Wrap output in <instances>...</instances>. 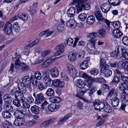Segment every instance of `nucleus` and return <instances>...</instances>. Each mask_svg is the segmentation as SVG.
Returning a JSON list of instances; mask_svg holds the SVG:
<instances>
[{"label":"nucleus","instance_id":"obj_55","mask_svg":"<svg viewBox=\"0 0 128 128\" xmlns=\"http://www.w3.org/2000/svg\"><path fill=\"white\" fill-rule=\"evenodd\" d=\"M21 68L22 71L23 72H26L28 70L29 67L28 65H24Z\"/></svg>","mask_w":128,"mask_h":128},{"label":"nucleus","instance_id":"obj_37","mask_svg":"<svg viewBox=\"0 0 128 128\" xmlns=\"http://www.w3.org/2000/svg\"><path fill=\"white\" fill-rule=\"evenodd\" d=\"M9 111L5 110L2 113V115L3 117L6 119H8L10 118L12 116V114Z\"/></svg>","mask_w":128,"mask_h":128},{"label":"nucleus","instance_id":"obj_1","mask_svg":"<svg viewBox=\"0 0 128 128\" xmlns=\"http://www.w3.org/2000/svg\"><path fill=\"white\" fill-rule=\"evenodd\" d=\"M87 0H73L71 4L75 5L76 7L78 12L82 10V8L86 10L90 8V4L88 3H86Z\"/></svg>","mask_w":128,"mask_h":128},{"label":"nucleus","instance_id":"obj_33","mask_svg":"<svg viewBox=\"0 0 128 128\" xmlns=\"http://www.w3.org/2000/svg\"><path fill=\"white\" fill-rule=\"evenodd\" d=\"M88 66V62L87 60H83L80 64V67L82 70L86 69Z\"/></svg>","mask_w":128,"mask_h":128},{"label":"nucleus","instance_id":"obj_9","mask_svg":"<svg viewBox=\"0 0 128 128\" xmlns=\"http://www.w3.org/2000/svg\"><path fill=\"white\" fill-rule=\"evenodd\" d=\"M106 102L100 101L98 100H96L94 102V107L98 110L103 109Z\"/></svg>","mask_w":128,"mask_h":128},{"label":"nucleus","instance_id":"obj_32","mask_svg":"<svg viewBox=\"0 0 128 128\" xmlns=\"http://www.w3.org/2000/svg\"><path fill=\"white\" fill-rule=\"evenodd\" d=\"M18 18L23 21H26L28 19V16L24 13L20 12L18 14Z\"/></svg>","mask_w":128,"mask_h":128},{"label":"nucleus","instance_id":"obj_39","mask_svg":"<svg viewBox=\"0 0 128 128\" xmlns=\"http://www.w3.org/2000/svg\"><path fill=\"white\" fill-rule=\"evenodd\" d=\"M10 103H6L4 104V108L6 110V111L12 112L13 110V108L12 106L10 104Z\"/></svg>","mask_w":128,"mask_h":128},{"label":"nucleus","instance_id":"obj_46","mask_svg":"<svg viewBox=\"0 0 128 128\" xmlns=\"http://www.w3.org/2000/svg\"><path fill=\"white\" fill-rule=\"evenodd\" d=\"M66 45V44L65 43H63L57 46L56 48L57 49L60 50H64L63 49L65 48Z\"/></svg>","mask_w":128,"mask_h":128},{"label":"nucleus","instance_id":"obj_17","mask_svg":"<svg viewBox=\"0 0 128 128\" xmlns=\"http://www.w3.org/2000/svg\"><path fill=\"white\" fill-rule=\"evenodd\" d=\"M55 120V119L54 118H52L47 120L43 122L40 125V126L41 127H47L52 123Z\"/></svg>","mask_w":128,"mask_h":128},{"label":"nucleus","instance_id":"obj_25","mask_svg":"<svg viewBox=\"0 0 128 128\" xmlns=\"http://www.w3.org/2000/svg\"><path fill=\"white\" fill-rule=\"evenodd\" d=\"M50 71L51 75L52 77H56L59 75L58 69L56 68H51Z\"/></svg>","mask_w":128,"mask_h":128},{"label":"nucleus","instance_id":"obj_62","mask_svg":"<svg viewBox=\"0 0 128 128\" xmlns=\"http://www.w3.org/2000/svg\"><path fill=\"white\" fill-rule=\"evenodd\" d=\"M20 102H22V106L25 108H28L30 107V104H28L26 102L24 101V100L20 101Z\"/></svg>","mask_w":128,"mask_h":128},{"label":"nucleus","instance_id":"obj_18","mask_svg":"<svg viewBox=\"0 0 128 128\" xmlns=\"http://www.w3.org/2000/svg\"><path fill=\"white\" fill-rule=\"evenodd\" d=\"M121 98L124 102H128V90H126L122 92Z\"/></svg>","mask_w":128,"mask_h":128},{"label":"nucleus","instance_id":"obj_49","mask_svg":"<svg viewBox=\"0 0 128 128\" xmlns=\"http://www.w3.org/2000/svg\"><path fill=\"white\" fill-rule=\"evenodd\" d=\"M48 104V103L47 102L46 100H45L44 102L41 105V110H42L47 108L48 106H49Z\"/></svg>","mask_w":128,"mask_h":128},{"label":"nucleus","instance_id":"obj_29","mask_svg":"<svg viewBox=\"0 0 128 128\" xmlns=\"http://www.w3.org/2000/svg\"><path fill=\"white\" fill-rule=\"evenodd\" d=\"M115 50L118 54L119 56H121V55L124 52V50L125 51V50L122 48L121 46L119 45L117 46L116 47Z\"/></svg>","mask_w":128,"mask_h":128},{"label":"nucleus","instance_id":"obj_54","mask_svg":"<svg viewBox=\"0 0 128 128\" xmlns=\"http://www.w3.org/2000/svg\"><path fill=\"white\" fill-rule=\"evenodd\" d=\"M102 87L101 88V89L102 90L106 92H108L109 90V87L107 84H102Z\"/></svg>","mask_w":128,"mask_h":128},{"label":"nucleus","instance_id":"obj_4","mask_svg":"<svg viewBox=\"0 0 128 128\" xmlns=\"http://www.w3.org/2000/svg\"><path fill=\"white\" fill-rule=\"evenodd\" d=\"M42 77L43 78V81L46 85L49 86H51L52 80L50 79L48 72L46 70L42 72Z\"/></svg>","mask_w":128,"mask_h":128},{"label":"nucleus","instance_id":"obj_60","mask_svg":"<svg viewBox=\"0 0 128 128\" xmlns=\"http://www.w3.org/2000/svg\"><path fill=\"white\" fill-rule=\"evenodd\" d=\"M122 41L124 45L126 46L128 45V37H124L122 38Z\"/></svg>","mask_w":128,"mask_h":128},{"label":"nucleus","instance_id":"obj_44","mask_svg":"<svg viewBox=\"0 0 128 128\" xmlns=\"http://www.w3.org/2000/svg\"><path fill=\"white\" fill-rule=\"evenodd\" d=\"M96 17L98 20H101L103 18L102 15L101 14L100 11L96 10L95 13Z\"/></svg>","mask_w":128,"mask_h":128},{"label":"nucleus","instance_id":"obj_16","mask_svg":"<svg viewBox=\"0 0 128 128\" xmlns=\"http://www.w3.org/2000/svg\"><path fill=\"white\" fill-rule=\"evenodd\" d=\"M66 26L68 27L75 28L77 26V22L73 19H71L67 21L66 23Z\"/></svg>","mask_w":128,"mask_h":128},{"label":"nucleus","instance_id":"obj_26","mask_svg":"<svg viewBox=\"0 0 128 128\" xmlns=\"http://www.w3.org/2000/svg\"><path fill=\"white\" fill-rule=\"evenodd\" d=\"M64 22L63 20H61V22H56V23L55 24V26L57 27V29L59 32H61L64 29V27L61 24V23H62L63 24H64Z\"/></svg>","mask_w":128,"mask_h":128},{"label":"nucleus","instance_id":"obj_3","mask_svg":"<svg viewBox=\"0 0 128 128\" xmlns=\"http://www.w3.org/2000/svg\"><path fill=\"white\" fill-rule=\"evenodd\" d=\"M28 112L26 109L23 107H20L14 112L13 115L16 118L24 117L25 115L27 114Z\"/></svg>","mask_w":128,"mask_h":128},{"label":"nucleus","instance_id":"obj_6","mask_svg":"<svg viewBox=\"0 0 128 128\" xmlns=\"http://www.w3.org/2000/svg\"><path fill=\"white\" fill-rule=\"evenodd\" d=\"M88 41L89 42L87 45L88 48H86V49L88 50V52H90V50H96V49L95 47L96 39H90Z\"/></svg>","mask_w":128,"mask_h":128},{"label":"nucleus","instance_id":"obj_34","mask_svg":"<svg viewBox=\"0 0 128 128\" xmlns=\"http://www.w3.org/2000/svg\"><path fill=\"white\" fill-rule=\"evenodd\" d=\"M75 82L76 85L78 87L82 88L84 87V82L80 79L76 80Z\"/></svg>","mask_w":128,"mask_h":128},{"label":"nucleus","instance_id":"obj_61","mask_svg":"<svg viewBox=\"0 0 128 128\" xmlns=\"http://www.w3.org/2000/svg\"><path fill=\"white\" fill-rule=\"evenodd\" d=\"M82 76L84 78H86L87 80L89 79L90 80H93V78L90 76H88L85 73H83L82 75Z\"/></svg>","mask_w":128,"mask_h":128},{"label":"nucleus","instance_id":"obj_63","mask_svg":"<svg viewBox=\"0 0 128 128\" xmlns=\"http://www.w3.org/2000/svg\"><path fill=\"white\" fill-rule=\"evenodd\" d=\"M13 27L14 30L16 32H17L19 30V27L17 22L14 23L13 25Z\"/></svg>","mask_w":128,"mask_h":128},{"label":"nucleus","instance_id":"obj_36","mask_svg":"<svg viewBox=\"0 0 128 128\" xmlns=\"http://www.w3.org/2000/svg\"><path fill=\"white\" fill-rule=\"evenodd\" d=\"M128 85L126 83H123L120 84L118 86V89L120 90H122L123 92L126 90H128Z\"/></svg>","mask_w":128,"mask_h":128},{"label":"nucleus","instance_id":"obj_48","mask_svg":"<svg viewBox=\"0 0 128 128\" xmlns=\"http://www.w3.org/2000/svg\"><path fill=\"white\" fill-rule=\"evenodd\" d=\"M112 25L116 29H118L120 26V22L118 21L114 22H112Z\"/></svg>","mask_w":128,"mask_h":128},{"label":"nucleus","instance_id":"obj_24","mask_svg":"<svg viewBox=\"0 0 128 128\" xmlns=\"http://www.w3.org/2000/svg\"><path fill=\"white\" fill-rule=\"evenodd\" d=\"M22 83L26 85L31 84V78L28 76H25L22 78Z\"/></svg>","mask_w":128,"mask_h":128},{"label":"nucleus","instance_id":"obj_31","mask_svg":"<svg viewBox=\"0 0 128 128\" xmlns=\"http://www.w3.org/2000/svg\"><path fill=\"white\" fill-rule=\"evenodd\" d=\"M119 102V99L117 97H115L112 99L111 104L113 106L116 107L118 106Z\"/></svg>","mask_w":128,"mask_h":128},{"label":"nucleus","instance_id":"obj_57","mask_svg":"<svg viewBox=\"0 0 128 128\" xmlns=\"http://www.w3.org/2000/svg\"><path fill=\"white\" fill-rule=\"evenodd\" d=\"M25 98H26L27 101L30 103H32L34 102V98L31 96L27 97L26 95V96H25Z\"/></svg>","mask_w":128,"mask_h":128},{"label":"nucleus","instance_id":"obj_53","mask_svg":"<svg viewBox=\"0 0 128 128\" xmlns=\"http://www.w3.org/2000/svg\"><path fill=\"white\" fill-rule=\"evenodd\" d=\"M35 78L38 80H40L41 79L42 76L41 74L38 71L34 73Z\"/></svg>","mask_w":128,"mask_h":128},{"label":"nucleus","instance_id":"obj_7","mask_svg":"<svg viewBox=\"0 0 128 128\" xmlns=\"http://www.w3.org/2000/svg\"><path fill=\"white\" fill-rule=\"evenodd\" d=\"M4 30L5 34L8 35H10L12 34V26L10 22H6L4 26Z\"/></svg>","mask_w":128,"mask_h":128},{"label":"nucleus","instance_id":"obj_47","mask_svg":"<svg viewBox=\"0 0 128 128\" xmlns=\"http://www.w3.org/2000/svg\"><path fill=\"white\" fill-rule=\"evenodd\" d=\"M98 35V33L92 32L88 34V36L91 39H94L97 37Z\"/></svg>","mask_w":128,"mask_h":128},{"label":"nucleus","instance_id":"obj_64","mask_svg":"<svg viewBox=\"0 0 128 128\" xmlns=\"http://www.w3.org/2000/svg\"><path fill=\"white\" fill-rule=\"evenodd\" d=\"M77 108L80 110H82L83 108V103L80 101L78 102L76 104Z\"/></svg>","mask_w":128,"mask_h":128},{"label":"nucleus","instance_id":"obj_52","mask_svg":"<svg viewBox=\"0 0 128 128\" xmlns=\"http://www.w3.org/2000/svg\"><path fill=\"white\" fill-rule=\"evenodd\" d=\"M98 70L96 68H93L90 71V73L92 75H96L98 73Z\"/></svg>","mask_w":128,"mask_h":128},{"label":"nucleus","instance_id":"obj_38","mask_svg":"<svg viewBox=\"0 0 128 128\" xmlns=\"http://www.w3.org/2000/svg\"><path fill=\"white\" fill-rule=\"evenodd\" d=\"M95 19L94 16L92 15L90 16L87 18L86 22L87 23L89 24H92L95 21Z\"/></svg>","mask_w":128,"mask_h":128},{"label":"nucleus","instance_id":"obj_12","mask_svg":"<svg viewBox=\"0 0 128 128\" xmlns=\"http://www.w3.org/2000/svg\"><path fill=\"white\" fill-rule=\"evenodd\" d=\"M26 93L24 94L22 92L19 91H17L15 92L14 93L15 96L16 98L18 99L20 101L24 100L25 96L26 95Z\"/></svg>","mask_w":128,"mask_h":128},{"label":"nucleus","instance_id":"obj_20","mask_svg":"<svg viewBox=\"0 0 128 128\" xmlns=\"http://www.w3.org/2000/svg\"><path fill=\"white\" fill-rule=\"evenodd\" d=\"M94 81V79L93 78V80H91L90 79L86 80L84 84V88L86 89V90H89L92 86V82Z\"/></svg>","mask_w":128,"mask_h":128},{"label":"nucleus","instance_id":"obj_35","mask_svg":"<svg viewBox=\"0 0 128 128\" xmlns=\"http://www.w3.org/2000/svg\"><path fill=\"white\" fill-rule=\"evenodd\" d=\"M4 99L6 103H10L12 101L11 96L8 94L4 95Z\"/></svg>","mask_w":128,"mask_h":128},{"label":"nucleus","instance_id":"obj_42","mask_svg":"<svg viewBox=\"0 0 128 128\" xmlns=\"http://www.w3.org/2000/svg\"><path fill=\"white\" fill-rule=\"evenodd\" d=\"M117 92L116 90L114 89H112L108 93L109 96H112L114 95L115 97L117 96Z\"/></svg>","mask_w":128,"mask_h":128},{"label":"nucleus","instance_id":"obj_56","mask_svg":"<svg viewBox=\"0 0 128 128\" xmlns=\"http://www.w3.org/2000/svg\"><path fill=\"white\" fill-rule=\"evenodd\" d=\"M20 101V100L16 99L13 101V103L16 106L19 107L21 106Z\"/></svg>","mask_w":128,"mask_h":128},{"label":"nucleus","instance_id":"obj_51","mask_svg":"<svg viewBox=\"0 0 128 128\" xmlns=\"http://www.w3.org/2000/svg\"><path fill=\"white\" fill-rule=\"evenodd\" d=\"M78 17L79 18L82 20L84 21L86 18V14L82 13L80 14L78 16Z\"/></svg>","mask_w":128,"mask_h":128},{"label":"nucleus","instance_id":"obj_41","mask_svg":"<svg viewBox=\"0 0 128 128\" xmlns=\"http://www.w3.org/2000/svg\"><path fill=\"white\" fill-rule=\"evenodd\" d=\"M103 109L105 112L108 113L112 111L111 108L107 102L106 104Z\"/></svg>","mask_w":128,"mask_h":128},{"label":"nucleus","instance_id":"obj_11","mask_svg":"<svg viewBox=\"0 0 128 128\" xmlns=\"http://www.w3.org/2000/svg\"><path fill=\"white\" fill-rule=\"evenodd\" d=\"M44 100V98L43 94L40 93L36 94L35 103L36 104H41Z\"/></svg>","mask_w":128,"mask_h":128},{"label":"nucleus","instance_id":"obj_5","mask_svg":"<svg viewBox=\"0 0 128 128\" xmlns=\"http://www.w3.org/2000/svg\"><path fill=\"white\" fill-rule=\"evenodd\" d=\"M104 21L106 24V25L103 26V29H100L97 32L98 34L102 37L104 36L106 31L107 32L111 28L110 26V22L107 20H105Z\"/></svg>","mask_w":128,"mask_h":128},{"label":"nucleus","instance_id":"obj_30","mask_svg":"<svg viewBox=\"0 0 128 128\" xmlns=\"http://www.w3.org/2000/svg\"><path fill=\"white\" fill-rule=\"evenodd\" d=\"M40 39L39 38L38 40H35L34 41L30 44L26 45L24 47V48L25 49H29L34 46L36 45L38 42L39 41H40Z\"/></svg>","mask_w":128,"mask_h":128},{"label":"nucleus","instance_id":"obj_43","mask_svg":"<svg viewBox=\"0 0 128 128\" xmlns=\"http://www.w3.org/2000/svg\"><path fill=\"white\" fill-rule=\"evenodd\" d=\"M47 86H44L43 83L41 82H38V88L40 90H42L46 88Z\"/></svg>","mask_w":128,"mask_h":128},{"label":"nucleus","instance_id":"obj_59","mask_svg":"<svg viewBox=\"0 0 128 128\" xmlns=\"http://www.w3.org/2000/svg\"><path fill=\"white\" fill-rule=\"evenodd\" d=\"M120 62H122L121 61H119L118 62H115L113 63H110V66L111 67H118L119 66V63L120 64Z\"/></svg>","mask_w":128,"mask_h":128},{"label":"nucleus","instance_id":"obj_50","mask_svg":"<svg viewBox=\"0 0 128 128\" xmlns=\"http://www.w3.org/2000/svg\"><path fill=\"white\" fill-rule=\"evenodd\" d=\"M73 40L72 38H67L65 41V43L68 45H70L73 43Z\"/></svg>","mask_w":128,"mask_h":128},{"label":"nucleus","instance_id":"obj_28","mask_svg":"<svg viewBox=\"0 0 128 128\" xmlns=\"http://www.w3.org/2000/svg\"><path fill=\"white\" fill-rule=\"evenodd\" d=\"M112 33L115 37L119 38L122 35V33L118 29H114L112 31Z\"/></svg>","mask_w":128,"mask_h":128},{"label":"nucleus","instance_id":"obj_15","mask_svg":"<svg viewBox=\"0 0 128 128\" xmlns=\"http://www.w3.org/2000/svg\"><path fill=\"white\" fill-rule=\"evenodd\" d=\"M67 70H68V74L70 76L72 77L76 76L77 71L74 69V67L71 65L68 68Z\"/></svg>","mask_w":128,"mask_h":128},{"label":"nucleus","instance_id":"obj_27","mask_svg":"<svg viewBox=\"0 0 128 128\" xmlns=\"http://www.w3.org/2000/svg\"><path fill=\"white\" fill-rule=\"evenodd\" d=\"M30 110L32 113L34 114H38L39 113V107L36 105L31 107Z\"/></svg>","mask_w":128,"mask_h":128},{"label":"nucleus","instance_id":"obj_45","mask_svg":"<svg viewBox=\"0 0 128 128\" xmlns=\"http://www.w3.org/2000/svg\"><path fill=\"white\" fill-rule=\"evenodd\" d=\"M30 78L32 84L34 86L37 84L38 83V79L35 78L34 75H32L31 76Z\"/></svg>","mask_w":128,"mask_h":128},{"label":"nucleus","instance_id":"obj_13","mask_svg":"<svg viewBox=\"0 0 128 128\" xmlns=\"http://www.w3.org/2000/svg\"><path fill=\"white\" fill-rule=\"evenodd\" d=\"M53 86L55 87L63 88L64 86V83L63 81L60 79H56L52 81Z\"/></svg>","mask_w":128,"mask_h":128},{"label":"nucleus","instance_id":"obj_14","mask_svg":"<svg viewBox=\"0 0 128 128\" xmlns=\"http://www.w3.org/2000/svg\"><path fill=\"white\" fill-rule=\"evenodd\" d=\"M24 117L16 118L14 122V124L16 126H21L25 122V120L23 118Z\"/></svg>","mask_w":128,"mask_h":128},{"label":"nucleus","instance_id":"obj_23","mask_svg":"<svg viewBox=\"0 0 128 128\" xmlns=\"http://www.w3.org/2000/svg\"><path fill=\"white\" fill-rule=\"evenodd\" d=\"M76 8L74 7L70 8L67 12V14L68 16L70 17H73L75 14Z\"/></svg>","mask_w":128,"mask_h":128},{"label":"nucleus","instance_id":"obj_21","mask_svg":"<svg viewBox=\"0 0 128 128\" xmlns=\"http://www.w3.org/2000/svg\"><path fill=\"white\" fill-rule=\"evenodd\" d=\"M86 91V89L82 88V89L80 90L79 92L77 94L76 96H78L80 98H82L84 101H85L86 100L84 99L82 97Z\"/></svg>","mask_w":128,"mask_h":128},{"label":"nucleus","instance_id":"obj_22","mask_svg":"<svg viewBox=\"0 0 128 128\" xmlns=\"http://www.w3.org/2000/svg\"><path fill=\"white\" fill-rule=\"evenodd\" d=\"M26 84L22 82L19 83L18 85V91L24 93V94L25 93L26 90Z\"/></svg>","mask_w":128,"mask_h":128},{"label":"nucleus","instance_id":"obj_58","mask_svg":"<svg viewBox=\"0 0 128 128\" xmlns=\"http://www.w3.org/2000/svg\"><path fill=\"white\" fill-rule=\"evenodd\" d=\"M4 128H12V126L9 122L6 121L4 122Z\"/></svg>","mask_w":128,"mask_h":128},{"label":"nucleus","instance_id":"obj_40","mask_svg":"<svg viewBox=\"0 0 128 128\" xmlns=\"http://www.w3.org/2000/svg\"><path fill=\"white\" fill-rule=\"evenodd\" d=\"M54 90L52 88H49L46 90V94L47 96H51L54 95Z\"/></svg>","mask_w":128,"mask_h":128},{"label":"nucleus","instance_id":"obj_10","mask_svg":"<svg viewBox=\"0 0 128 128\" xmlns=\"http://www.w3.org/2000/svg\"><path fill=\"white\" fill-rule=\"evenodd\" d=\"M54 56H52L48 58L42 64V66L43 68H46L48 66L53 62L57 58H53Z\"/></svg>","mask_w":128,"mask_h":128},{"label":"nucleus","instance_id":"obj_2","mask_svg":"<svg viewBox=\"0 0 128 128\" xmlns=\"http://www.w3.org/2000/svg\"><path fill=\"white\" fill-rule=\"evenodd\" d=\"M50 100L53 103L48 106L49 110L52 112L56 111L59 107V104L58 103L61 101L60 98L58 97L54 96L50 97Z\"/></svg>","mask_w":128,"mask_h":128},{"label":"nucleus","instance_id":"obj_8","mask_svg":"<svg viewBox=\"0 0 128 128\" xmlns=\"http://www.w3.org/2000/svg\"><path fill=\"white\" fill-rule=\"evenodd\" d=\"M108 66L106 65L102 67L100 70V72L103 73L105 77H108L110 76L112 74V72L111 70L108 69Z\"/></svg>","mask_w":128,"mask_h":128},{"label":"nucleus","instance_id":"obj_19","mask_svg":"<svg viewBox=\"0 0 128 128\" xmlns=\"http://www.w3.org/2000/svg\"><path fill=\"white\" fill-rule=\"evenodd\" d=\"M77 54V53L74 51H72L69 53L68 57V59L71 62L74 60Z\"/></svg>","mask_w":128,"mask_h":128}]
</instances>
